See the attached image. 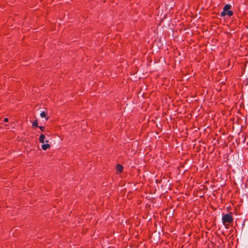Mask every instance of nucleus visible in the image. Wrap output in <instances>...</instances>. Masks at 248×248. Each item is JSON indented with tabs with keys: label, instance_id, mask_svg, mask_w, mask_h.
<instances>
[{
	"label": "nucleus",
	"instance_id": "obj_1",
	"mask_svg": "<svg viewBox=\"0 0 248 248\" xmlns=\"http://www.w3.org/2000/svg\"><path fill=\"white\" fill-rule=\"evenodd\" d=\"M222 222L224 224H226V223H230L232 221V216L230 214H226L224 215L222 217Z\"/></svg>",
	"mask_w": 248,
	"mask_h": 248
},
{
	"label": "nucleus",
	"instance_id": "obj_2",
	"mask_svg": "<svg viewBox=\"0 0 248 248\" xmlns=\"http://www.w3.org/2000/svg\"><path fill=\"white\" fill-rule=\"evenodd\" d=\"M39 141L44 144L45 142H48V140H46V138L45 135L41 134L39 137Z\"/></svg>",
	"mask_w": 248,
	"mask_h": 248
},
{
	"label": "nucleus",
	"instance_id": "obj_3",
	"mask_svg": "<svg viewBox=\"0 0 248 248\" xmlns=\"http://www.w3.org/2000/svg\"><path fill=\"white\" fill-rule=\"evenodd\" d=\"M50 147V145L49 144L46 143V144H43L42 145V148L43 150H46L47 149L49 148Z\"/></svg>",
	"mask_w": 248,
	"mask_h": 248
},
{
	"label": "nucleus",
	"instance_id": "obj_4",
	"mask_svg": "<svg viewBox=\"0 0 248 248\" xmlns=\"http://www.w3.org/2000/svg\"><path fill=\"white\" fill-rule=\"evenodd\" d=\"M231 5H229V4H226L225 5V6L223 8V10L226 12H227L228 11H229V9H231Z\"/></svg>",
	"mask_w": 248,
	"mask_h": 248
},
{
	"label": "nucleus",
	"instance_id": "obj_5",
	"mask_svg": "<svg viewBox=\"0 0 248 248\" xmlns=\"http://www.w3.org/2000/svg\"><path fill=\"white\" fill-rule=\"evenodd\" d=\"M40 117H41V118H46V120H48V118H49V117L46 116V113L45 111H42V112L40 113Z\"/></svg>",
	"mask_w": 248,
	"mask_h": 248
},
{
	"label": "nucleus",
	"instance_id": "obj_6",
	"mask_svg": "<svg viewBox=\"0 0 248 248\" xmlns=\"http://www.w3.org/2000/svg\"><path fill=\"white\" fill-rule=\"evenodd\" d=\"M116 169L118 172H121L123 170V167L120 164H117L116 166Z\"/></svg>",
	"mask_w": 248,
	"mask_h": 248
},
{
	"label": "nucleus",
	"instance_id": "obj_7",
	"mask_svg": "<svg viewBox=\"0 0 248 248\" xmlns=\"http://www.w3.org/2000/svg\"><path fill=\"white\" fill-rule=\"evenodd\" d=\"M38 122H37V120H35L33 123H32V126L33 127H38Z\"/></svg>",
	"mask_w": 248,
	"mask_h": 248
},
{
	"label": "nucleus",
	"instance_id": "obj_8",
	"mask_svg": "<svg viewBox=\"0 0 248 248\" xmlns=\"http://www.w3.org/2000/svg\"><path fill=\"white\" fill-rule=\"evenodd\" d=\"M226 14L229 16H231L233 15V12L232 11H229Z\"/></svg>",
	"mask_w": 248,
	"mask_h": 248
},
{
	"label": "nucleus",
	"instance_id": "obj_9",
	"mask_svg": "<svg viewBox=\"0 0 248 248\" xmlns=\"http://www.w3.org/2000/svg\"><path fill=\"white\" fill-rule=\"evenodd\" d=\"M227 12H225L224 10H223L222 12H221L220 15L222 16H224L226 15H227Z\"/></svg>",
	"mask_w": 248,
	"mask_h": 248
},
{
	"label": "nucleus",
	"instance_id": "obj_10",
	"mask_svg": "<svg viewBox=\"0 0 248 248\" xmlns=\"http://www.w3.org/2000/svg\"><path fill=\"white\" fill-rule=\"evenodd\" d=\"M39 128H40V129H41V130L42 132L45 131V127H44V126H39Z\"/></svg>",
	"mask_w": 248,
	"mask_h": 248
},
{
	"label": "nucleus",
	"instance_id": "obj_11",
	"mask_svg": "<svg viewBox=\"0 0 248 248\" xmlns=\"http://www.w3.org/2000/svg\"><path fill=\"white\" fill-rule=\"evenodd\" d=\"M4 122H8V119L7 118H6L4 120Z\"/></svg>",
	"mask_w": 248,
	"mask_h": 248
}]
</instances>
